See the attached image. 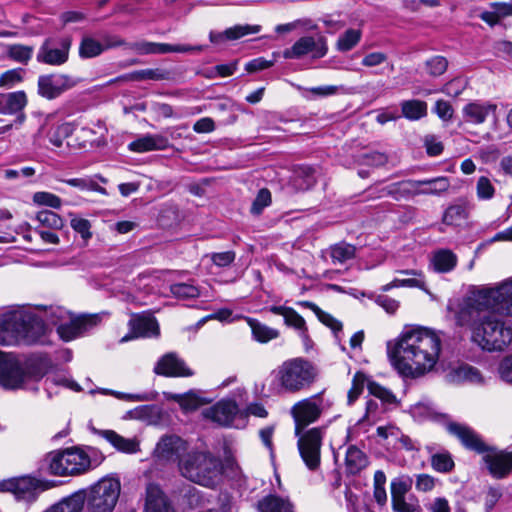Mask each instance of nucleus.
I'll list each match as a JSON object with an SVG mask.
<instances>
[{
  "label": "nucleus",
  "mask_w": 512,
  "mask_h": 512,
  "mask_svg": "<svg viewBox=\"0 0 512 512\" xmlns=\"http://www.w3.org/2000/svg\"><path fill=\"white\" fill-rule=\"evenodd\" d=\"M36 219L40 224L49 228L61 229L63 227L62 218L50 210L39 211L36 215Z\"/></svg>",
  "instance_id": "obj_55"
},
{
  "label": "nucleus",
  "mask_w": 512,
  "mask_h": 512,
  "mask_svg": "<svg viewBox=\"0 0 512 512\" xmlns=\"http://www.w3.org/2000/svg\"><path fill=\"white\" fill-rule=\"evenodd\" d=\"M44 332L42 320L24 309H11L0 314V344L12 345L20 340L35 341ZM46 371L39 364L22 367L19 361L0 352V385L6 389L25 388L40 381Z\"/></svg>",
  "instance_id": "obj_1"
},
{
  "label": "nucleus",
  "mask_w": 512,
  "mask_h": 512,
  "mask_svg": "<svg viewBox=\"0 0 512 512\" xmlns=\"http://www.w3.org/2000/svg\"><path fill=\"white\" fill-rule=\"evenodd\" d=\"M398 273L411 276L410 278L405 279L395 278V284L398 285V287L419 288L428 293L424 275L421 271L414 269L399 270Z\"/></svg>",
  "instance_id": "obj_39"
},
{
  "label": "nucleus",
  "mask_w": 512,
  "mask_h": 512,
  "mask_svg": "<svg viewBox=\"0 0 512 512\" xmlns=\"http://www.w3.org/2000/svg\"><path fill=\"white\" fill-rule=\"evenodd\" d=\"M355 253V246L345 242H340L330 247V256L335 264H343L344 262L353 259L355 257Z\"/></svg>",
  "instance_id": "obj_46"
},
{
  "label": "nucleus",
  "mask_w": 512,
  "mask_h": 512,
  "mask_svg": "<svg viewBox=\"0 0 512 512\" xmlns=\"http://www.w3.org/2000/svg\"><path fill=\"white\" fill-rule=\"evenodd\" d=\"M418 181L417 180H404L397 183H393L382 189L383 195L393 196L395 199L406 196H417L418 192Z\"/></svg>",
  "instance_id": "obj_37"
},
{
  "label": "nucleus",
  "mask_w": 512,
  "mask_h": 512,
  "mask_svg": "<svg viewBox=\"0 0 512 512\" xmlns=\"http://www.w3.org/2000/svg\"><path fill=\"white\" fill-rule=\"evenodd\" d=\"M476 313L470 324L472 328V341L484 350H502L512 341V330L504 323L490 315Z\"/></svg>",
  "instance_id": "obj_7"
},
{
  "label": "nucleus",
  "mask_w": 512,
  "mask_h": 512,
  "mask_svg": "<svg viewBox=\"0 0 512 512\" xmlns=\"http://www.w3.org/2000/svg\"><path fill=\"white\" fill-rule=\"evenodd\" d=\"M412 482L410 477L394 479L391 482V500L406 497L412 487Z\"/></svg>",
  "instance_id": "obj_51"
},
{
  "label": "nucleus",
  "mask_w": 512,
  "mask_h": 512,
  "mask_svg": "<svg viewBox=\"0 0 512 512\" xmlns=\"http://www.w3.org/2000/svg\"><path fill=\"white\" fill-rule=\"evenodd\" d=\"M483 460L489 473L498 479L506 477L512 471V453L498 451L485 444Z\"/></svg>",
  "instance_id": "obj_16"
},
{
  "label": "nucleus",
  "mask_w": 512,
  "mask_h": 512,
  "mask_svg": "<svg viewBox=\"0 0 512 512\" xmlns=\"http://www.w3.org/2000/svg\"><path fill=\"white\" fill-rule=\"evenodd\" d=\"M272 389L278 393L296 394L309 389L317 379L318 370L309 360L296 357L284 361L271 373Z\"/></svg>",
  "instance_id": "obj_6"
},
{
  "label": "nucleus",
  "mask_w": 512,
  "mask_h": 512,
  "mask_svg": "<svg viewBox=\"0 0 512 512\" xmlns=\"http://www.w3.org/2000/svg\"><path fill=\"white\" fill-rule=\"evenodd\" d=\"M78 83L79 79L67 74L41 75L38 78V93L43 98L53 100Z\"/></svg>",
  "instance_id": "obj_11"
},
{
  "label": "nucleus",
  "mask_w": 512,
  "mask_h": 512,
  "mask_svg": "<svg viewBox=\"0 0 512 512\" xmlns=\"http://www.w3.org/2000/svg\"><path fill=\"white\" fill-rule=\"evenodd\" d=\"M169 398L177 402L185 412L195 411L199 407L209 403V400L202 397L200 393L195 390H190L183 394H172Z\"/></svg>",
  "instance_id": "obj_36"
},
{
  "label": "nucleus",
  "mask_w": 512,
  "mask_h": 512,
  "mask_svg": "<svg viewBox=\"0 0 512 512\" xmlns=\"http://www.w3.org/2000/svg\"><path fill=\"white\" fill-rule=\"evenodd\" d=\"M368 391L371 395L380 399L383 403L392 404L396 402V397L394 394L376 382L368 383Z\"/></svg>",
  "instance_id": "obj_58"
},
{
  "label": "nucleus",
  "mask_w": 512,
  "mask_h": 512,
  "mask_svg": "<svg viewBox=\"0 0 512 512\" xmlns=\"http://www.w3.org/2000/svg\"><path fill=\"white\" fill-rule=\"evenodd\" d=\"M71 227L81 235L82 239L87 242L91 237V224L87 219L74 217L71 219Z\"/></svg>",
  "instance_id": "obj_63"
},
{
  "label": "nucleus",
  "mask_w": 512,
  "mask_h": 512,
  "mask_svg": "<svg viewBox=\"0 0 512 512\" xmlns=\"http://www.w3.org/2000/svg\"><path fill=\"white\" fill-rule=\"evenodd\" d=\"M209 257L214 265L218 267H227L234 262L236 254L234 251H225L211 253Z\"/></svg>",
  "instance_id": "obj_64"
},
{
  "label": "nucleus",
  "mask_w": 512,
  "mask_h": 512,
  "mask_svg": "<svg viewBox=\"0 0 512 512\" xmlns=\"http://www.w3.org/2000/svg\"><path fill=\"white\" fill-rule=\"evenodd\" d=\"M70 475H77L88 471L91 467L97 466L99 462L93 461L91 455L80 448L74 447L64 450Z\"/></svg>",
  "instance_id": "obj_22"
},
{
  "label": "nucleus",
  "mask_w": 512,
  "mask_h": 512,
  "mask_svg": "<svg viewBox=\"0 0 512 512\" xmlns=\"http://www.w3.org/2000/svg\"><path fill=\"white\" fill-rule=\"evenodd\" d=\"M419 195L440 196L446 193L450 186V179L446 176H438L431 179L417 180Z\"/></svg>",
  "instance_id": "obj_30"
},
{
  "label": "nucleus",
  "mask_w": 512,
  "mask_h": 512,
  "mask_svg": "<svg viewBox=\"0 0 512 512\" xmlns=\"http://www.w3.org/2000/svg\"><path fill=\"white\" fill-rule=\"evenodd\" d=\"M402 115L410 120L417 121L427 116V103L421 100H404L400 104Z\"/></svg>",
  "instance_id": "obj_38"
},
{
  "label": "nucleus",
  "mask_w": 512,
  "mask_h": 512,
  "mask_svg": "<svg viewBox=\"0 0 512 512\" xmlns=\"http://www.w3.org/2000/svg\"><path fill=\"white\" fill-rule=\"evenodd\" d=\"M64 450L49 452L43 459L41 468L54 476L70 475Z\"/></svg>",
  "instance_id": "obj_28"
},
{
  "label": "nucleus",
  "mask_w": 512,
  "mask_h": 512,
  "mask_svg": "<svg viewBox=\"0 0 512 512\" xmlns=\"http://www.w3.org/2000/svg\"><path fill=\"white\" fill-rule=\"evenodd\" d=\"M128 49L135 51L140 55L147 54H165V53H196L203 50L202 45L155 43L148 41H139L130 43Z\"/></svg>",
  "instance_id": "obj_13"
},
{
  "label": "nucleus",
  "mask_w": 512,
  "mask_h": 512,
  "mask_svg": "<svg viewBox=\"0 0 512 512\" xmlns=\"http://www.w3.org/2000/svg\"><path fill=\"white\" fill-rule=\"evenodd\" d=\"M34 47L23 44H11L7 46V56L11 60L27 64L33 55Z\"/></svg>",
  "instance_id": "obj_47"
},
{
  "label": "nucleus",
  "mask_w": 512,
  "mask_h": 512,
  "mask_svg": "<svg viewBox=\"0 0 512 512\" xmlns=\"http://www.w3.org/2000/svg\"><path fill=\"white\" fill-rule=\"evenodd\" d=\"M362 38L360 29H347L336 42V49L340 52H348L358 45Z\"/></svg>",
  "instance_id": "obj_44"
},
{
  "label": "nucleus",
  "mask_w": 512,
  "mask_h": 512,
  "mask_svg": "<svg viewBox=\"0 0 512 512\" xmlns=\"http://www.w3.org/2000/svg\"><path fill=\"white\" fill-rule=\"evenodd\" d=\"M395 512H421L420 505L414 497H403L391 500Z\"/></svg>",
  "instance_id": "obj_57"
},
{
  "label": "nucleus",
  "mask_w": 512,
  "mask_h": 512,
  "mask_svg": "<svg viewBox=\"0 0 512 512\" xmlns=\"http://www.w3.org/2000/svg\"><path fill=\"white\" fill-rule=\"evenodd\" d=\"M145 512H176L166 495L156 485L146 490Z\"/></svg>",
  "instance_id": "obj_25"
},
{
  "label": "nucleus",
  "mask_w": 512,
  "mask_h": 512,
  "mask_svg": "<svg viewBox=\"0 0 512 512\" xmlns=\"http://www.w3.org/2000/svg\"><path fill=\"white\" fill-rule=\"evenodd\" d=\"M27 104L23 91L0 93V114L12 115L21 112Z\"/></svg>",
  "instance_id": "obj_27"
},
{
  "label": "nucleus",
  "mask_w": 512,
  "mask_h": 512,
  "mask_svg": "<svg viewBox=\"0 0 512 512\" xmlns=\"http://www.w3.org/2000/svg\"><path fill=\"white\" fill-rule=\"evenodd\" d=\"M239 409L234 400L222 399L213 406L203 410L202 414L206 419L217 423L220 426H229Z\"/></svg>",
  "instance_id": "obj_18"
},
{
  "label": "nucleus",
  "mask_w": 512,
  "mask_h": 512,
  "mask_svg": "<svg viewBox=\"0 0 512 512\" xmlns=\"http://www.w3.org/2000/svg\"><path fill=\"white\" fill-rule=\"evenodd\" d=\"M64 182L80 190H91L105 193V189L103 187L99 186L96 182L89 178H72L64 180Z\"/></svg>",
  "instance_id": "obj_61"
},
{
  "label": "nucleus",
  "mask_w": 512,
  "mask_h": 512,
  "mask_svg": "<svg viewBox=\"0 0 512 512\" xmlns=\"http://www.w3.org/2000/svg\"><path fill=\"white\" fill-rule=\"evenodd\" d=\"M509 16H512V3L494 2L490 4L488 10L481 13L480 18L493 26Z\"/></svg>",
  "instance_id": "obj_32"
},
{
  "label": "nucleus",
  "mask_w": 512,
  "mask_h": 512,
  "mask_svg": "<svg viewBox=\"0 0 512 512\" xmlns=\"http://www.w3.org/2000/svg\"><path fill=\"white\" fill-rule=\"evenodd\" d=\"M93 431L109 442L119 452L134 454L140 451V444L136 438H125L114 430L93 429Z\"/></svg>",
  "instance_id": "obj_23"
},
{
  "label": "nucleus",
  "mask_w": 512,
  "mask_h": 512,
  "mask_svg": "<svg viewBox=\"0 0 512 512\" xmlns=\"http://www.w3.org/2000/svg\"><path fill=\"white\" fill-rule=\"evenodd\" d=\"M71 45L72 39L70 37H63L57 41L47 38L40 46L36 60L39 63L51 66H61L69 59Z\"/></svg>",
  "instance_id": "obj_10"
},
{
  "label": "nucleus",
  "mask_w": 512,
  "mask_h": 512,
  "mask_svg": "<svg viewBox=\"0 0 512 512\" xmlns=\"http://www.w3.org/2000/svg\"><path fill=\"white\" fill-rule=\"evenodd\" d=\"M98 315L71 316L57 327V333L64 341H71L97 325Z\"/></svg>",
  "instance_id": "obj_14"
},
{
  "label": "nucleus",
  "mask_w": 512,
  "mask_h": 512,
  "mask_svg": "<svg viewBox=\"0 0 512 512\" xmlns=\"http://www.w3.org/2000/svg\"><path fill=\"white\" fill-rule=\"evenodd\" d=\"M430 464L431 467L439 473H449L455 466L454 460L448 451L432 453Z\"/></svg>",
  "instance_id": "obj_45"
},
{
  "label": "nucleus",
  "mask_w": 512,
  "mask_h": 512,
  "mask_svg": "<svg viewBox=\"0 0 512 512\" xmlns=\"http://www.w3.org/2000/svg\"><path fill=\"white\" fill-rule=\"evenodd\" d=\"M85 501L87 502L86 490H78L52 506V512H81Z\"/></svg>",
  "instance_id": "obj_31"
},
{
  "label": "nucleus",
  "mask_w": 512,
  "mask_h": 512,
  "mask_svg": "<svg viewBox=\"0 0 512 512\" xmlns=\"http://www.w3.org/2000/svg\"><path fill=\"white\" fill-rule=\"evenodd\" d=\"M33 201L38 205L48 206L54 209H59L62 205L60 197L49 192L34 193Z\"/></svg>",
  "instance_id": "obj_59"
},
{
  "label": "nucleus",
  "mask_w": 512,
  "mask_h": 512,
  "mask_svg": "<svg viewBox=\"0 0 512 512\" xmlns=\"http://www.w3.org/2000/svg\"><path fill=\"white\" fill-rule=\"evenodd\" d=\"M170 292L178 299H194L200 295L198 287L190 283H176L170 286Z\"/></svg>",
  "instance_id": "obj_50"
},
{
  "label": "nucleus",
  "mask_w": 512,
  "mask_h": 512,
  "mask_svg": "<svg viewBox=\"0 0 512 512\" xmlns=\"http://www.w3.org/2000/svg\"><path fill=\"white\" fill-rule=\"evenodd\" d=\"M454 377L457 381H467L473 384L484 382L481 372L470 365H461L454 370Z\"/></svg>",
  "instance_id": "obj_49"
},
{
  "label": "nucleus",
  "mask_w": 512,
  "mask_h": 512,
  "mask_svg": "<svg viewBox=\"0 0 512 512\" xmlns=\"http://www.w3.org/2000/svg\"><path fill=\"white\" fill-rule=\"evenodd\" d=\"M269 311L275 315H280L284 318L287 326L294 328L306 347L310 344L311 340L308 335V328L304 318L298 314L293 308L286 306H271Z\"/></svg>",
  "instance_id": "obj_20"
},
{
  "label": "nucleus",
  "mask_w": 512,
  "mask_h": 512,
  "mask_svg": "<svg viewBox=\"0 0 512 512\" xmlns=\"http://www.w3.org/2000/svg\"><path fill=\"white\" fill-rule=\"evenodd\" d=\"M440 350V337L423 327L403 330L394 343L389 342L387 346L392 366L407 378L430 372L439 359Z\"/></svg>",
  "instance_id": "obj_2"
},
{
  "label": "nucleus",
  "mask_w": 512,
  "mask_h": 512,
  "mask_svg": "<svg viewBox=\"0 0 512 512\" xmlns=\"http://www.w3.org/2000/svg\"><path fill=\"white\" fill-rule=\"evenodd\" d=\"M22 69H11L0 75V87L12 88L15 84L22 81Z\"/></svg>",
  "instance_id": "obj_62"
},
{
  "label": "nucleus",
  "mask_w": 512,
  "mask_h": 512,
  "mask_svg": "<svg viewBox=\"0 0 512 512\" xmlns=\"http://www.w3.org/2000/svg\"><path fill=\"white\" fill-rule=\"evenodd\" d=\"M187 450L186 442L175 435L163 436L157 443L155 453L163 460H173L184 456Z\"/></svg>",
  "instance_id": "obj_21"
},
{
  "label": "nucleus",
  "mask_w": 512,
  "mask_h": 512,
  "mask_svg": "<svg viewBox=\"0 0 512 512\" xmlns=\"http://www.w3.org/2000/svg\"><path fill=\"white\" fill-rule=\"evenodd\" d=\"M469 212L470 206L467 202L455 203L444 211L442 221L446 225L460 226L468 219Z\"/></svg>",
  "instance_id": "obj_34"
},
{
  "label": "nucleus",
  "mask_w": 512,
  "mask_h": 512,
  "mask_svg": "<svg viewBox=\"0 0 512 512\" xmlns=\"http://www.w3.org/2000/svg\"><path fill=\"white\" fill-rule=\"evenodd\" d=\"M248 324L251 327L254 339L258 342L266 343L278 338L279 336V331L277 329L261 324L254 319H248Z\"/></svg>",
  "instance_id": "obj_43"
},
{
  "label": "nucleus",
  "mask_w": 512,
  "mask_h": 512,
  "mask_svg": "<svg viewBox=\"0 0 512 512\" xmlns=\"http://www.w3.org/2000/svg\"><path fill=\"white\" fill-rule=\"evenodd\" d=\"M128 79L134 81H144V80H153V81H162V80H170L172 78V74L170 71L162 68L155 69H143L131 72L128 76Z\"/></svg>",
  "instance_id": "obj_40"
},
{
  "label": "nucleus",
  "mask_w": 512,
  "mask_h": 512,
  "mask_svg": "<svg viewBox=\"0 0 512 512\" xmlns=\"http://www.w3.org/2000/svg\"><path fill=\"white\" fill-rule=\"evenodd\" d=\"M121 491L120 481L113 477H104L92 485L87 492L89 512H113Z\"/></svg>",
  "instance_id": "obj_9"
},
{
  "label": "nucleus",
  "mask_w": 512,
  "mask_h": 512,
  "mask_svg": "<svg viewBox=\"0 0 512 512\" xmlns=\"http://www.w3.org/2000/svg\"><path fill=\"white\" fill-rule=\"evenodd\" d=\"M414 417L429 419L443 424L451 435L457 437L462 445L472 451L482 452L485 450V442L480 435L471 427L450 420L449 416L438 412L435 407L419 403L412 408Z\"/></svg>",
  "instance_id": "obj_8"
},
{
  "label": "nucleus",
  "mask_w": 512,
  "mask_h": 512,
  "mask_svg": "<svg viewBox=\"0 0 512 512\" xmlns=\"http://www.w3.org/2000/svg\"><path fill=\"white\" fill-rule=\"evenodd\" d=\"M488 311L512 316V279L473 291L457 312V324H470L476 313Z\"/></svg>",
  "instance_id": "obj_4"
},
{
  "label": "nucleus",
  "mask_w": 512,
  "mask_h": 512,
  "mask_svg": "<svg viewBox=\"0 0 512 512\" xmlns=\"http://www.w3.org/2000/svg\"><path fill=\"white\" fill-rule=\"evenodd\" d=\"M476 195L479 200L487 201L494 197L495 187L486 176H481L476 183Z\"/></svg>",
  "instance_id": "obj_53"
},
{
  "label": "nucleus",
  "mask_w": 512,
  "mask_h": 512,
  "mask_svg": "<svg viewBox=\"0 0 512 512\" xmlns=\"http://www.w3.org/2000/svg\"><path fill=\"white\" fill-rule=\"evenodd\" d=\"M154 372L165 377H191L194 375L192 369L175 353H167L162 356L156 363Z\"/></svg>",
  "instance_id": "obj_17"
},
{
  "label": "nucleus",
  "mask_w": 512,
  "mask_h": 512,
  "mask_svg": "<svg viewBox=\"0 0 512 512\" xmlns=\"http://www.w3.org/2000/svg\"><path fill=\"white\" fill-rule=\"evenodd\" d=\"M497 105L491 103L472 102L463 108V115L466 121L474 124H482L490 114L496 112Z\"/></svg>",
  "instance_id": "obj_26"
},
{
  "label": "nucleus",
  "mask_w": 512,
  "mask_h": 512,
  "mask_svg": "<svg viewBox=\"0 0 512 512\" xmlns=\"http://www.w3.org/2000/svg\"><path fill=\"white\" fill-rule=\"evenodd\" d=\"M427 73L431 76L437 77L442 75L448 67V61L443 56H434L425 62Z\"/></svg>",
  "instance_id": "obj_56"
},
{
  "label": "nucleus",
  "mask_w": 512,
  "mask_h": 512,
  "mask_svg": "<svg viewBox=\"0 0 512 512\" xmlns=\"http://www.w3.org/2000/svg\"><path fill=\"white\" fill-rule=\"evenodd\" d=\"M130 333L125 335L121 342L134 338H150L159 335V325L155 317L149 313L133 314L128 322Z\"/></svg>",
  "instance_id": "obj_15"
},
{
  "label": "nucleus",
  "mask_w": 512,
  "mask_h": 512,
  "mask_svg": "<svg viewBox=\"0 0 512 512\" xmlns=\"http://www.w3.org/2000/svg\"><path fill=\"white\" fill-rule=\"evenodd\" d=\"M75 127L72 123H61L52 128L48 134L49 142L55 147H61L64 140L72 135Z\"/></svg>",
  "instance_id": "obj_48"
},
{
  "label": "nucleus",
  "mask_w": 512,
  "mask_h": 512,
  "mask_svg": "<svg viewBox=\"0 0 512 512\" xmlns=\"http://www.w3.org/2000/svg\"><path fill=\"white\" fill-rule=\"evenodd\" d=\"M380 415V406L377 400L369 399L366 402V408L364 415L357 421L358 425L361 424H374Z\"/></svg>",
  "instance_id": "obj_52"
},
{
  "label": "nucleus",
  "mask_w": 512,
  "mask_h": 512,
  "mask_svg": "<svg viewBox=\"0 0 512 512\" xmlns=\"http://www.w3.org/2000/svg\"><path fill=\"white\" fill-rule=\"evenodd\" d=\"M261 30L260 25H236L227 29L224 35L227 39L236 40L249 34L258 33Z\"/></svg>",
  "instance_id": "obj_54"
},
{
  "label": "nucleus",
  "mask_w": 512,
  "mask_h": 512,
  "mask_svg": "<svg viewBox=\"0 0 512 512\" xmlns=\"http://www.w3.org/2000/svg\"><path fill=\"white\" fill-rule=\"evenodd\" d=\"M258 512H294L293 504L287 498L268 495L257 504Z\"/></svg>",
  "instance_id": "obj_33"
},
{
  "label": "nucleus",
  "mask_w": 512,
  "mask_h": 512,
  "mask_svg": "<svg viewBox=\"0 0 512 512\" xmlns=\"http://www.w3.org/2000/svg\"><path fill=\"white\" fill-rule=\"evenodd\" d=\"M328 407L329 403L324 400L323 393H318L296 402L290 410L295 422V434L299 437L298 449L310 470L316 469L320 464L323 433L321 428H311L303 434L302 430L316 422Z\"/></svg>",
  "instance_id": "obj_3"
},
{
  "label": "nucleus",
  "mask_w": 512,
  "mask_h": 512,
  "mask_svg": "<svg viewBox=\"0 0 512 512\" xmlns=\"http://www.w3.org/2000/svg\"><path fill=\"white\" fill-rule=\"evenodd\" d=\"M301 306L312 310L320 322L329 327L336 335L342 330V323L335 319L332 315L324 312L315 303L310 301H303Z\"/></svg>",
  "instance_id": "obj_41"
},
{
  "label": "nucleus",
  "mask_w": 512,
  "mask_h": 512,
  "mask_svg": "<svg viewBox=\"0 0 512 512\" xmlns=\"http://www.w3.org/2000/svg\"><path fill=\"white\" fill-rule=\"evenodd\" d=\"M327 51V42L324 37L303 36L290 48L283 51V57L285 59H300L310 55L312 58L318 59L324 57Z\"/></svg>",
  "instance_id": "obj_12"
},
{
  "label": "nucleus",
  "mask_w": 512,
  "mask_h": 512,
  "mask_svg": "<svg viewBox=\"0 0 512 512\" xmlns=\"http://www.w3.org/2000/svg\"><path fill=\"white\" fill-rule=\"evenodd\" d=\"M169 146L167 137L160 134H147L132 141L128 148L136 153L164 150Z\"/></svg>",
  "instance_id": "obj_24"
},
{
  "label": "nucleus",
  "mask_w": 512,
  "mask_h": 512,
  "mask_svg": "<svg viewBox=\"0 0 512 512\" xmlns=\"http://www.w3.org/2000/svg\"><path fill=\"white\" fill-rule=\"evenodd\" d=\"M105 51V45L91 36H84L79 45V56L89 59L99 56Z\"/></svg>",
  "instance_id": "obj_42"
},
{
  "label": "nucleus",
  "mask_w": 512,
  "mask_h": 512,
  "mask_svg": "<svg viewBox=\"0 0 512 512\" xmlns=\"http://www.w3.org/2000/svg\"><path fill=\"white\" fill-rule=\"evenodd\" d=\"M369 464L366 454L354 445L347 448L345 453V469L347 474L357 475Z\"/></svg>",
  "instance_id": "obj_29"
},
{
  "label": "nucleus",
  "mask_w": 512,
  "mask_h": 512,
  "mask_svg": "<svg viewBox=\"0 0 512 512\" xmlns=\"http://www.w3.org/2000/svg\"><path fill=\"white\" fill-rule=\"evenodd\" d=\"M271 204V193L268 189H261L256 198L254 199L251 206V213L254 215H260L263 209Z\"/></svg>",
  "instance_id": "obj_60"
},
{
  "label": "nucleus",
  "mask_w": 512,
  "mask_h": 512,
  "mask_svg": "<svg viewBox=\"0 0 512 512\" xmlns=\"http://www.w3.org/2000/svg\"><path fill=\"white\" fill-rule=\"evenodd\" d=\"M178 468L185 479L210 489L222 481L224 473L222 460L210 451L186 452L180 458Z\"/></svg>",
  "instance_id": "obj_5"
},
{
  "label": "nucleus",
  "mask_w": 512,
  "mask_h": 512,
  "mask_svg": "<svg viewBox=\"0 0 512 512\" xmlns=\"http://www.w3.org/2000/svg\"><path fill=\"white\" fill-rule=\"evenodd\" d=\"M458 262L455 253L449 249H439L433 253L431 264L436 272L448 273L452 271Z\"/></svg>",
  "instance_id": "obj_35"
},
{
  "label": "nucleus",
  "mask_w": 512,
  "mask_h": 512,
  "mask_svg": "<svg viewBox=\"0 0 512 512\" xmlns=\"http://www.w3.org/2000/svg\"><path fill=\"white\" fill-rule=\"evenodd\" d=\"M7 491L12 492L18 500L34 501L41 489V484L38 480L30 476H23L7 481L4 484Z\"/></svg>",
  "instance_id": "obj_19"
}]
</instances>
